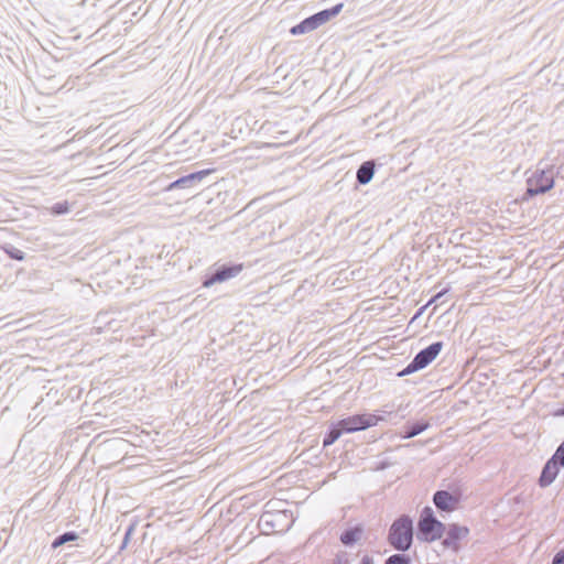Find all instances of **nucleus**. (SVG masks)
<instances>
[{"instance_id": "nucleus-1", "label": "nucleus", "mask_w": 564, "mask_h": 564, "mask_svg": "<svg viewBox=\"0 0 564 564\" xmlns=\"http://www.w3.org/2000/svg\"><path fill=\"white\" fill-rule=\"evenodd\" d=\"M414 533L417 541H423V511L417 517L416 531L412 518L409 514H401L390 525L387 539L394 550L405 552L413 543Z\"/></svg>"}, {"instance_id": "nucleus-2", "label": "nucleus", "mask_w": 564, "mask_h": 564, "mask_svg": "<svg viewBox=\"0 0 564 564\" xmlns=\"http://www.w3.org/2000/svg\"><path fill=\"white\" fill-rule=\"evenodd\" d=\"M556 171L553 166L538 167L527 178L525 198L545 194L554 187Z\"/></svg>"}, {"instance_id": "nucleus-3", "label": "nucleus", "mask_w": 564, "mask_h": 564, "mask_svg": "<svg viewBox=\"0 0 564 564\" xmlns=\"http://www.w3.org/2000/svg\"><path fill=\"white\" fill-rule=\"evenodd\" d=\"M344 3H337L333 6L332 8L321 10L304 20H302L300 23L293 25L290 29V33L292 35H302L308 32H312L316 29H318L321 25L327 23L333 18L338 15L343 10Z\"/></svg>"}, {"instance_id": "nucleus-4", "label": "nucleus", "mask_w": 564, "mask_h": 564, "mask_svg": "<svg viewBox=\"0 0 564 564\" xmlns=\"http://www.w3.org/2000/svg\"><path fill=\"white\" fill-rule=\"evenodd\" d=\"M242 270V263H214L203 276L202 285L204 288H210L214 284L224 283L237 276Z\"/></svg>"}, {"instance_id": "nucleus-5", "label": "nucleus", "mask_w": 564, "mask_h": 564, "mask_svg": "<svg viewBox=\"0 0 564 564\" xmlns=\"http://www.w3.org/2000/svg\"><path fill=\"white\" fill-rule=\"evenodd\" d=\"M380 420L381 417L376 414L362 413L354 414L338 421L341 431H344L346 434L367 430L371 426L377 425Z\"/></svg>"}, {"instance_id": "nucleus-6", "label": "nucleus", "mask_w": 564, "mask_h": 564, "mask_svg": "<svg viewBox=\"0 0 564 564\" xmlns=\"http://www.w3.org/2000/svg\"><path fill=\"white\" fill-rule=\"evenodd\" d=\"M445 530V524L436 519L433 509L425 506V542H433L437 539H442Z\"/></svg>"}, {"instance_id": "nucleus-7", "label": "nucleus", "mask_w": 564, "mask_h": 564, "mask_svg": "<svg viewBox=\"0 0 564 564\" xmlns=\"http://www.w3.org/2000/svg\"><path fill=\"white\" fill-rule=\"evenodd\" d=\"M213 171L202 170L181 176L174 182L166 186V191H173L176 188L189 189L197 186L205 177H207Z\"/></svg>"}, {"instance_id": "nucleus-8", "label": "nucleus", "mask_w": 564, "mask_h": 564, "mask_svg": "<svg viewBox=\"0 0 564 564\" xmlns=\"http://www.w3.org/2000/svg\"><path fill=\"white\" fill-rule=\"evenodd\" d=\"M446 536L442 541L443 549H451L454 552H457L459 549V541L467 536L469 530L467 527H462L459 524L453 523L448 525Z\"/></svg>"}, {"instance_id": "nucleus-9", "label": "nucleus", "mask_w": 564, "mask_h": 564, "mask_svg": "<svg viewBox=\"0 0 564 564\" xmlns=\"http://www.w3.org/2000/svg\"><path fill=\"white\" fill-rule=\"evenodd\" d=\"M433 502L438 511H454L459 502L458 498L446 490H438L433 496Z\"/></svg>"}, {"instance_id": "nucleus-10", "label": "nucleus", "mask_w": 564, "mask_h": 564, "mask_svg": "<svg viewBox=\"0 0 564 564\" xmlns=\"http://www.w3.org/2000/svg\"><path fill=\"white\" fill-rule=\"evenodd\" d=\"M560 471V465L550 458L542 468L539 477V485L542 488L550 486L556 478Z\"/></svg>"}, {"instance_id": "nucleus-11", "label": "nucleus", "mask_w": 564, "mask_h": 564, "mask_svg": "<svg viewBox=\"0 0 564 564\" xmlns=\"http://www.w3.org/2000/svg\"><path fill=\"white\" fill-rule=\"evenodd\" d=\"M364 534V527L361 524H356L355 527H350L345 529L340 534V542L345 546L355 545Z\"/></svg>"}, {"instance_id": "nucleus-12", "label": "nucleus", "mask_w": 564, "mask_h": 564, "mask_svg": "<svg viewBox=\"0 0 564 564\" xmlns=\"http://www.w3.org/2000/svg\"><path fill=\"white\" fill-rule=\"evenodd\" d=\"M376 172V164L373 161H365L361 163L356 172V180L360 185L370 183Z\"/></svg>"}, {"instance_id": "nucleus-13", "label": "nucleus", "mask_w": 564, "mask_h": 564, "mask_svg": "<svg viewBox=\"0 0 564 564\" xmlns=\"http://www.w3.org/2000/svg\"><path fill=\"white\" fill-rule=\"evenodd\" d=\"M343 434L345 432L341 431L339 421L330 423L323 437V447L333 445Z\"/></svg>"}, {"instance_id": "nucleus-14", "label": "nucleus", "mask_w": 564, "mask_h": 564, "mask_svg": "<svg viewBox=\"0 0 564 564\" xmlns=\"http://www.w3.org/2000/svg\"><path fill=\"white\" fill-rule=\"evenodd\" d=\"M421 369H423V349L416 352L414 359L401 371H399L398 376L404 377L414 373Z\"/></svg>"}, {"instance_id": "nucleus-15", "label": "nucleus", "mask_w": 564, "mask_h": 564, "mask_svg": "<svg viewBox=\"0 0 564 564\" xmlns=\"http://www.w3.org/2000/svg\"><path fill=\"white\" fill-rule=\"evenodd\" d=\"M79 539V535L77 532L75 531H66L59 535H57L52 544H51V547L53 550H56L58 549L59 546H63L64 544L68 543V542H74V541H77Z\"/></svg>"}, {"instance_id": "nucleus-16", "label": "nucleus", "mask_w": 564, "mask_h": 564, "mask_svg": "<svg viewBox=\"0 0 564 564\" xmlns=\"http://www.w3.org/2000/svg\"><path fill=\"white\" fill-rule=\"evenodd\" d=\"M443 348L442 341H435L425 347V367L431 364L441 352Z\"/></svg>"}, {"instance_id": "nucleus-17", "label": "nucleus", "mask_w": 564, "mask_h": 564, "mask_svg": "<svg viewBox=\"0 0 564 564\" xmlns=\"http://www.w3.org/2000/svg\"><path fill=\"white\" fill-rule=\"evenodd\" d=\"M423 432V421L406 422L403 426V434L405 438L413 437Z\"/></svg>"}, {"instance_id": "nucleus-18", "label": "nucleus", "mask_w": 564, "mask_h": 564, "mask_svg": "<svg viewBox=\"0 0 564 564\" xmlns=\"http://www.w3.org/2000/svg\"><path fill=\"white\" fill-rule=\"evenodd\" d=\"M2 249L6 252V254L12 260L23 261L25 259V253L12 245H4Z\"/></svg>"}, {"instance_id": "nucleus-19", "label": "nucleus", "mask_w": 564, "mask_h": 564, "mask_svg": "<svg viewBox=\"0 0 564 564\" xmlns=\"http://www.w3.org/2000/svg\"><path fill=\"white\" fill-rule=\"evenodd\" d=\"M446 290H442L432 295V297L424 304L425 310L429 308L431 305H434L433 310L435 311L440 305L445 304L446 301L441 300L446 295Z\"/></svg>"}, {"instance_id": "nucleus-20", "label": "nucleus", "mask_w": 564, "mask_h": 564, "mask_svg": "<svg viewBox=\"0 0 564 564\" xmlns=\"http://www.w3.org/2000/svg\"><path fill=\"white\" fill-rule=\"evenodd\" d=\"M70 206L67 200L55 203L51 208V214L55 216L65 215L69 212Z\"/></svg>"}, {"instance_id": "nucleus-21", "label": "nucleus", "mask_w": 564, "mask_h": 564, "mask_svg": "<svg viewBox=\"0 0 564 564\" xmlns=\"http://www.w3.org/2000/svg\"><path fill=\"white\" fill-rule=\"evenodd\" d=\"M384 564H411V560L405 554H393L386 560Z\"/></svg>"}, {"instance_id": "nucleus-22", "label": "nucleus", "mask_w": 564, "mask_h": 564, "mask_svg": "<svg viewBox=\"0 0 564 564\" xmlns=\"http://www.w3.org/2000/svg\"><path fill=\"white\" fill-rule=\"evenodd\" d=\"M560 467H564V442L557 447L551 457Z\"/></svg>"}, {"instance_id": "nucleus-23", "label": "nucleus", "mask_w": 564, "mask_h": 564, "mask_svg": "<svg viewBox=\"0 0 564 564\" xmlns=\"http://www.w3.org/2000/svg\"><path fill=\"white\" fill-rule=\"evenodd\" d=\"M551 564H564V549L560 550L552 560Z\"/></svg>"}, {"instance_id": "nucleus-24", "label": "nucleus", "mask_w": 564, "mask_h": 564, "mask_svg": "<svg viewBox=\"0 0 564 564\" xmlns=\"http://www.w3.org/2000/svg\"><path fill=\"white\" fill-rule=\"evenodd\" d=\"M133 532V527H129L124 533V538H123V541H122V545H121V549H124L130 536H131V533Z\"/></svg>"}, {"instance_id": "nucleus-25", "label": "nucleus", "mask_w": 564, "mask_h": 564, "mask_svg": "<svg viewBox=\"0 0 564 564\" xmlns=\"http://www.w3.org/2000/svg\"><path fill=\"white\" fill-rule=\"evenodd\" d=\"M273 517L272 513L270 512H265L261 516V521H264L267 524H270L271 523V520L269 518Z\"/></svg>"}, {"instance_id": "nucleus-26", "label": "nucleus", "mask_w": 564, "mask_h": 564, "mask_svg": "<svg viewBox=\"0 0 564 564\" xmlns=\"http://www.w3.org/2000/svg\"><path fill=\"white\" fill-rule=\"evenodd\" d=\"M359 564H373V561L369 555H365L362 556Z\"/></svg>"}, {"instance_id": "nucleus-27", "label": "nucleus", "mask_w": 564, "mask_h": 564, "mask_svg": "<svg viewBox=\"0 0 564 564\" xmlns=\"http://www.w3.org/2000/svg\"><path fill=\"white\" fill-rule=\"evenodd\" d=\"M423 314V306L419 307L414 314L413 321Z\"/></svg>"}, {"instance_id": "nucleus-28", "label": "nucleus", "mask_w": 564, "mask_h": 564, "mask_svg": "<svg viewBox=\"0 0 564 564\" xmlns=\"http://www.w3.org/2000/svg\"><path fill=\"white\" fill-rule=\"evenodd\" d=\"M347 563H348L347 558L343 560V558H341V557H339V556L337 557V560H336V562H335V564H347Z\"/></svg>"}]
</instances>
